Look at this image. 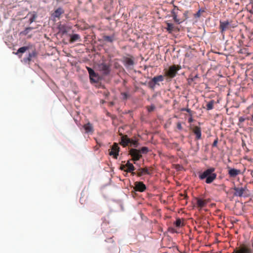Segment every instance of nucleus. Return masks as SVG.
<instances>
[{
  "mask_svg": "<svg viewBox=\"0 0 253 253\" xmlns=\"http://www.w3.org/2000/svg\"><path fill=\"white\" fill-rule=\"evenodd\" d=\"M130 142V139L126 135H122L120 144L124 147H126Z\"/></svg>",
  "mask_w": 253,
  "mask_h": 253,
  "instance_id": "a211bd4d",
  "label": "nucleus"
},
{
  "mask_svg": "<svg viewBox=\"0 0 253 253\" xmlns=\"http://www.w3.org/2000/svg\"><path fill=\"white\" fill-rule=\"evenodd\" d=\"M232 253H253V246L243 245L238 249H234Z\"/></svg>",
  "mask_w": 253,
  "mask_h": 253,
  "instance_id": "f03ea898",
  "label": "nucleus"
},
{
  "mask_svg": "<svg viewBox=\"0 0 253 253\" xmlns=\"http://www.w3.org/2000/svg\"><path fill=\"white\" fill-rule=\"evenodd\" d=\"M236 25L232 24L231 22H230L228 20L225 21H220L219 22V29L222 34L230 28H234L236 27Z\"/></svg>",
  "mask_w": 253,
  "mask_h": 253,
  "instance_id": "20e7f679",
  "label": "nucleus"
},
{
  "mask_svg": "<svg viewBox=\"0 0 253 253\" xmlns=\"http://www.w3.org/2000/svg\"><path fill=\"white\" fill-rule=\"evenodd\" d=\"M187 13H188V11H185L184 13V16L185 17V19H186L187 18Z\"/></svg>",
  "mask_w": 253,
  "mask_h": 253,
  "instance_id": "a19ab883",
  "label": "nucleus"
},
{
  "mask_svg": "<svg viewBox=\"0 0 253 253\" xmlns=\"http://www.w3.org/2000/svg\"><path fill=\"white\" fill-rule=\"evenodd\" d=\"M144 174H150L151 173L147 168H141L138 169V172L137 173L138 176H141Z\"/></svg>",
  "mask_w": 253,
  "mask_h": 253,
  "instance_id": "aec40b11",
  "label": "nucleus"
},
{
  "mask_svg": "<svg viewBox=\"0 0 253 253\" xmlns=\"http://www.w3.org/2000/svg\"><path fill=\"white\" fill-rule=\"evenodd\" d=\"M215 168H210L203 172H199V178L200 180H205L207 184L211 183L216 178L217 174L214 173Z\"/></svg>",
  "mask_w": 253,
  "mask_h": 253,
  "instance_id": "f257e3e1",
  "label": "nucleus"
},
{
  "mask_svg": "<svg viewBox=\"0 0 253 253\" xmlns=\"http://www.w3.org/2000/svg\"><path fill=\"white\" fill-rule=\"evenodd\" d=\"M126 170H125V171L126 172H131L132 171H134L135 169V167L132 164L130 163V161H128L126 164Z\"/></svg>",
  "mask_w": 253,
  "mask_h": 253,
  "instance_id": "412c9836",
  "label": "nucleus"
},
{
  "mask_svg": "<svg viewBox=\"0 0 253 253\" xmlns=\"http://www.w3.org/2000/svg\"><path fill=\"white\" fill-rule=\"evenodd\" d=\"M196 15H197L198 17H199V16H200V11H199L197 13Z\"/></svg>",
  "mask_w": 253,
  "mask_h": 253,
  "instance_id": "a18cd8bd",
  "label": "nucleus"
},
{
  "mask_svg": "<svg viewBox=\"0 0 253 253\" xmlns=\"http://www.w3.org/2000/svg\"><path fill=\"white\" fill-rule=\"evenodd\" d=\"M120 169L125 171V170H126V165H122L120 166Z\"/></svg>",
  "mask_w": 253,
  "mask_h": 253,
  "instance_id": "e433bc0d",
  "label": "nucleus"
},
{
  "mask_svg": "<svg viewBox=\"0 0 253 253\" xmlns=\"http://www.w3.org/2000/svg\"><path fill=\"white\" fill-rule=\"evenodd\" d=\"M95 140H96L97 144H98L99 146H100L101 145V143L97 139H95Z\"/></svg>",
  "mask_w": 253,
  "mask_h": 253,
  "instance_id": "c03bdc74",
  "label": "nucleus"
},
{
  "mask_svg": "<svg viewBox=\"0 0 253 253\" xmlns=\"http://www.w3.org/2000/svg\"><path fill=\"white\" fill-rule=\"evenodd\" d=\"M177 128L179 130H181L182 129L181 124L180 122L177 123Z\"/></svg>",
  "mask_w": 253,
  "mask_h": 253,
  "instance_id": "c9c22d12",
  "label": "nucleus"
},
{
  "mask_svg": "<svg viewBox=\"0 0 253 253\" xmlns=\"http://www.w3.org/2000/svg\"><path fill=\"white\" fill-rule=\"evenodd\" d=\"M182 111H185L188 113H190L191 112V110L189 108H184L182 109Z\"/></svg>",
  "mask_w": 253,
  "mask_h": 253,
  "instance_id": "58836bf2",
  "label": "nucleus"
},
{
  "mask_svg": "<svg viewBox=\"0 0 253 253\" xmlns=\"http://www.w3.org/2000/svg\"><path fill=\"white\" fill-rule=\"evenodd\" d=\"M80 39V36L78 34H73L70 36V42L73 43Z\"/></svg>",
  "mask_w": 253,
  "mask_h": 253,
  "instance_id": "5701e85b",
  "label": "nucleus"
},
{
  "mask_svg": "<svg viewBox=\"0 0 253 253\" xmlns=\"http://www.w3.org/2000/svg\"><path fill=\"white\" fill-rule=\"evenodd\" d=\"M240 170L235 169H230L228 170V174L231 177H235L240 173Z\"/></svg>",
  "mask_w": 253,
  "mask_h": 253,
  "instance_id": "6ab92c4d",
  "label": "nucleus"
},
{
  "mask_svg": "<svg viewBox=\"0 0 253 253\" xmlns=\"http://www.w3.org/2000/svg\"><path fill=\"white\" fill-rule=\"evenodd\" d=\"M175 226L177 227L183 226L184 224L181 222V219L177 218L175 223Z\"/></svg>",
  "mask_w": 253,
  "mask_h": 253,
  "instance_id": "c85d7f7f",
  "label": "nucleus"
},
{
  "mask_svg": "<svg viewBox=\"0 0 253 253\" xmlns=\"http://www.w3.org/2000/svg\"><path fill=\"white\" fill-rule=\"evenodd\" d=\"M130 172L131 173V174L133 176L136 174L135 172H134V171H132L131 172Z\"/></svg>",
  "mask_w": 253,
  "mask_h": 253,
  "instance_id": "37998d69",
  "label": "nucleus"
},
{
  "mask_svg": "<svg viewBox=\"0 0 253 253\" xmlns=\"http://www.w3.org/2000/svg\"><path fill=\"white\" fill-rule=\"evenodd\" d=\"M129 154L132 157V160L134 162L138 161L141 157L142 155L140 153L139 150L132 148L129 151Z\"/></svg>",
  "mask_w": 253,
  "mask_h": 253,
  "instance_id": "39448f33",
  "label": "nucleus"
},
{
  "mask_svg": "<svg viewBox=\"0 0 253 253\" xmlns=\"http://www.w3.org/2000/svg\"><path fill=\"white\" fill-rule=\"evenodd\" d=\"M147 108L148 111L149 112H151L155 110V106L154 105L152 104L151 106H147Z\"/></svg>",
  "mask_w": 253,
  "mask_h": 253,
  "instance_id": "72a5a7b5",
  "label": "nucleus"
},
{
  "mask_svg": "<svg viewBox=\"0 0 253 253\" xmlns=\"http://www.w3.org/2000/svg\"><path fill=\"white\" fill-rule=\"evenodd\" d=\"M83 128L85 130V133L88 134H92L94 132V127L93 125L89 122L84 124Z\"/></svg>",
  "mask_w": 253,
  "mask_h": 253,
  "instance_id": "ddd939ff",
  "label": "nucleus"
},
{
  "mask_svg": "<svg viewBox=\"0 0 253 253\" xmlns=\"http://www.w3.org/2000/svg\"><path fill=\"white\" fill-rule=\"evenodd\" d=\"M180 10L177 6L174 5L173 9L171 11L172 16L174 21L177 23H180L181 21L178 18V12Z\"/></svg>",
  "mask_w": 253,
  "mask_h": 253,
  "instance_id": "1a4fd4ad",
  "label": "nucleus"
},
{
  "mask_svg": "<svg viewBox=\"0 0 253 253\" xmlns=\"http://www.w3.org/2000/svg\"><path fill=\"white\" fill-rule=\"evenodd\" d=\"M123 62L125 66L129 67L133 66L134 64V58L132 56L130 57H123Z\"/></svg>",
  "mask_w": 253,
  "mask_h": 253,
  "instance_id": "9b49d317",
  "label": "nucleus"
},
{
  "mask_svg": "<svg viewBox=\"0 0 253 253\" xmlns=\"http://www.w3.org/2000/svg\"><path fill=\"white\" fill-rule=\"evenodd\" d=\"M193 132L196 135V139L199 140L202 138L201 128L198 126H194L192 129Z\"/></svg>",
  "mask_w": 253,
  "mask_h": 253,
  "instance_id": "f8f14e48",
  "label": "nucleus"
},
{
  "mask_svg": "<svg viewBox=\"0 0 253 253\" xmlns=\"http://www.w3.org/2000/svg\"><path fill=\"white\" fill-rule=\"evenodd\" d=\"M217 143V140H215L212 144L213 146H216Z\"/></svg>",
  "mask_w": 253,
  "mask_h": 253,
  "instance_id": "ea45409f",
  "label": "nucleus"
},
{
  "mask_svg": "<svg viewBox=\"0 0 253 253\" xmlns=\"http://www.w3.org/2000/svg\"><path fill=\"white\" fill-rule=\"evenodd\" d=\"M86 69L89 75L90 82L92 83H97L98 82V75L91 68L86 67Z\"/></svg>",
  "mask_w": 253,
  "mask_h": 253,
  "instance_id": "423d86ee",
  "label": "nucleus"
},
{
  "mask_svg": "<svg viewBox=\"0 0 253 253\" xmlns=\"http://www.w3.org/2000/svg\"><path fill=\"white\" fill-rule=\"evenodd\" d=\"M60 32L62 33V34H66L67 32V31L66 30V29L64 26H61L60 28Z\"/></svg>",
  "mask_w": 253,
  "mask_h": 253,
  "instance_id": "2f4dec72",
  "label": "nucleus"
},
{
  "mask_svg": "<svg viewBox=\"0 0 253 253\" xmlns=\"http://www.w3.org/2000/svg\"><path fill=\"white\" fill-rule=\"evenodd\" d=\"M119 149L120 148L117 143H115L113 145L111 151L109 152V155L113 156L115 159H117L119 155Z\"/></svg>",
  "mask_w": 253,
  "mask_h": 253,
  "instance_id": "0eeeda50",
  "label": "nucleus"
},
{
  "mask_svg": "<svg viewBox=\"0 0 253 253\" xmlns=\"http://www.w3.org/2000/svg\"><path fill=\"white\" fill-rule=\"evenodd\" d=\"M164 80V76L162 75H159L157 76L154 77L153 78H152V80L153 82H154L156 84L159 85L158 84V82H162Z\"/></svg>",
  "mask_w": 253,
  "mask_h": 253,
  "instance_id": "4be33fe9",
  "label": "nucleus"
},
{
  "mask_svg": "<svg viewBox=\"0 0 253 253\" xmlns=\"http://www.w3.org/2000/svg\"><path fill=\"white\" fill-rule=\"evenodd\" d=\"M245 121V118L240 117L239 119V122L241 123H243Z\"/></svg>",
  "mask_w": 253,
  "mask_h": 253,
  "instance_id": "4c0bfd02",
  "label": "nucleus"
},
{
  "mask_svg": "<svg viewBox=\"0 0 253 253\" xmlns=\"http://www.w3.org/2000/svg\"><path fill=\"white\" fill-rule=\"evenodd\" d=\"M129 144H130V146L137 147L139 143L137 140H135L130 139V142Z\"/></svg>",
  "mask_w": 253,
  "mask_h": 253,
  "instance_id": "cd10ccee",
  "label": "nucleus"
},
{
  "mask_svg": "<svg viewBox=\"0 0 253 253\" xmlns=\"http://www.w3.org/2000/svg\"><path fill=\"white\" fill-rule=\"evenodd\" d=\"M198 78H199L198 75L197 74L195 76H194L193 77L189 79V82L194 81L196 79Z\"/></svg>",
  "mask_w": 253,
  "mask_h": 253,
  "instance_id": "f704fd0d",
  "label": "nucleus"
},
{
  "mask_svg": "<svg viewBox=\"0 0 253 253\" xmlns=\"http://www.w3.org/2000/svg\"><path fill=\"white\" fill-rule=\"evenodd\" d=\"M197 206L198 208L200 210L206 206L207 204L209 203L208 200H204L199 198H196Z\"/></svg>",
  "mask_w": 253,
  "mask_h": 253,
  "instance_id": "9d476101",
  "label": "nucleus"
},
{
  "mask_svg": "<svg viewBox=\"0 0 253 253\" xmlns=\"http://www.w3.org/2000/svg\"><path fill=\"white\" fill-rule=\"evenodd\" d=\"M140 153L141 154H146L148 152V148L147 147H143L140 150Z\"/></svg>",
  "mask_w": 253,
  "mask_h": 253,
  "instance_id": "c756f323",
  "label": "nucleus"
},
{
  "mask_svg": "<svg viewBox=\"0 0 253 253\" xmlns=\"http://www.w3.org/2000/svg\"><path fill=\"white\" fill-rule=\"evenodd\" d=\"M193 120L192 118H189V119H188V122H189V123H191V122L193 121Z\"/></svg>",
  "mask_w": 253,
  "mask_h": 253,
  "instance_id": "79ce46f5",
  "label": "nucleus"
},
{
  "mask_svg": "<svg viewBox=\"0 0 253 253\" xmlns=\"http://www.w3.org/2000/svg\"><path fill=\"white\" fill-rule=\"evenodd\" d=\"M37 56V53L36 50L33 51L31 53H30L28 56L23 59V61L25 63L30 64V61L33 58H36Z\"/></svg>",
  "mask_w": 253,
  "mask_h": 253,
  "instance_id": "2eb2a0df",
  "label": "nucleus"
},
{
  "mask_svg": "<svg viewBox=\"0 0 253 253\" xmlns=\"http://www.w3.org/2000/svg\"><path fill=\"white\" fill-rule=\"evenodd\" d=\"M233 189L235 191L234 195L237 197H242L245 190V188L243 187L239 188L234 187Z\"/></svg>",
  "mask_w": 253,
  "mask_h": 253,
  "instance_id": "f3484780",
  "label": "nucleus"
},
{
  "mask_svg": "<svg viewBox=\"0 0 253 253\" xmlns=\"http://www.w3.org/2000/svg\"><path fill=\"white\" fill-rule=\"evenodd\" d=\"M167 27L166 28L168 31L171 33L173 30V25L170 23H167Z\"/></svg>",
  "mask_w": 253,
  "mask_h": 253,
  "instance_id": "bb28decb",
  "label": "nucleus"
},
{
  "mask_svg": "<svg viewBox=\"0 0 253 253\" xmlns=\"http://www.w3.org/2000/svg\"><path fill=\"white\" fill-rule=\"evenodd\" d=\"M214 103V100H211L210 102L208 103L207 104V109L208 110H210L213 109V105Z\"/></svg>",
  "mask_w": 253,
  "mask_h": 253,
  "instance_id": "a878e982",
  "label": "nucleus"
},
{
  "mask_svg": "<svg viewBox=\"0 0 253 253\" xmlns=\"http://www.w3.org/2000/svg\"><path fill=\"white\" fill-rule=\"evenodd\" d=\"M99 70L103 72L105 75H107L110 72V66L105 63H102L99 65Z\"/></svg>",
  "mask_w": 253,
  "mask_h": 253,
  "instance_id": "4468645a",
  "label": "nucleus"
},
{
  "mask_svg": "<svg viewBox=\"0 0 253 253\" xmlns=\"http://www.w3.org/2000/svg\"><path fill=\"white\" fill-rule=\"evenodd\" d=\"M181 69V66L179 65H173L169 67V70L166 72V76L169 78H174L178 70Z\"/></svg>",
  "mask_w": 253,
  "mask_h": 253,
  "instance_id": "7ed1b4c3",
  "label": "nucleus"
},
{
  "mask_svg": "<svg viewBox=\"0 0 253 253\" xmlns=\"http://www.w3.org/2000/svg\"><path fill=\"white\" fill-rule=\"evenodd\" d=\"M64 13V10L62 7H58L51 14V16L54 18L60 19L61 15Z\"/></svg>",
  "mask_w": 253,
  "mask_h": 253,
  "instance_id": "dca6fc26",
  "label": "nucleus"
},
{
  "mask_svg": "<svg viewBox=\"0 0 253 253\" xmlns=\"http://www.w3.org/2000/svg\"><path fill=\"white\" fill-rule=\"evenodd\" d=\"M156 84L154 82H153L152 80H151L148 83V86L151 89H154L155 87Z\"/></svg>",
  "mask_w": 253,
  "mask_h": 253,
  "instance_id": "473e14b6",
  "label": "nucleus"
},
{
  "mask_svg": "<svg viewBox=\"0 0 253 253\" xmlns=\"http://www.w3.org/2000/svg\"><path fill=\"white\" fill-rule=\"evenodd\" d=\"M29 49V46H22L18 49L17 53L16 54H18L19 53H24L26 50H28Z\"/></svg>",
  "mask_w": 253,
  "mask_h": 253,
  "instance_id": "393cba45",
  "label": "nucleus"
},
{
  "mask_svg": "<svg viewBox=\"0 0 253 253\" xmlns=\"http://www.w3.org/2000/svg\"><path fill=\"white\" fill-rule=\"evenodd\" d=\"M146 187L142 182L136 181L134 183V189L135 191L143 192L146 190Z\"/></svg>",
  "mask_w": 253,
  "mask_h": 253,
  "instance_id": "6e6552de",
  "label": "nucleus"
},
{
  "mask_svg": "<svg viewBox=\"0 0 253 253\" xmlns=\"http://www.w3.org/2000/svg\"><path fill=\"white\" fill-rule=\"evenodd\" d=\"M37 17V15L36 14H33L32 15L31 17L29 19L30 23L31 24L32 23L34 22L35 21V19H36Z\"/></svg>",
  "mask_w": 253,
  "mask_h": 253,
  "instance_id": "7c9ffc66",
  "label": "nucleus"
},
{
  "mask_svg": "<svg viewBox=\"0 0 253 253\" xmlns=\"http://www.w3.org/2000/svg\"><path fill=\"white\" fill-rule=\"evenodd\" d=\"M103 39L104 41L112 42L115 40L114 36H104L103 37Z\"/></svg>",
  "mask_w": 253,
  "mask_h": 253,
  "instance_id": "b1692460",
  "label": "nucleus"
}]
</instances>
